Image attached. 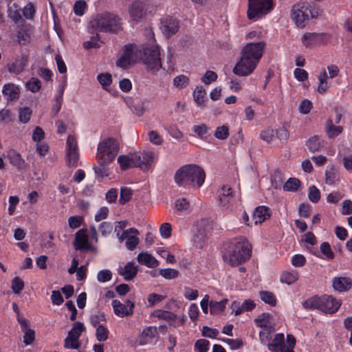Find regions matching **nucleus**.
<instances>
[{
	"instance_id": "nucleus-1",
	"label": "nucleus",
	"mask_w": 352,
	"mask_h": 352,
	"mask_svg": "<svg viewBox=\"0 0 352 352\" xmlns=\"http://www.w3.org/2000/svg\"><path fill=\"white\" fill-rule=\"evenodd\" d=\"M264 46V42L247 44L242 50L240 60L233 69L234 74L240 76H246L252 74L262 56Z\"/></svg>"
},
{
	"instance_id": "nucleus-2",
	"label": "nucleus",
	"mask_w": 352,
	"mask_h": 352,
	"mask_svg": "<svg viewBox=\"0 0 352 352\" xmlns=\"http://www.w3.org/2000/svg\"><path fill=\"white\" fill-rule=\"evenodd\" d=\"M206 178L204 170L198 165L190 164L181 166L175 173V182L179 186L201 187Z\"/></svg>"
},
{
	"instance_id": "nucleus-3",
	"label": "nucleus",
	"mask_w": 352,
	"mask_h": 352,
	"mask_svg": "<svg viewBox=\"0 0 352 352\" xmlns=\"http://www.w3.org/2000/svg\"><path fill=\"white\" fill-rule=\"evenodd\" d=\"M251 245L245 239H236L230 243L223 253L225 262L234 266L250 256Z\"/></svg>"
},
{
	"instance_id": "nucleus-4",
	"label": "nucleus",
	"mask_w": 352,
	"mask_h": 352,
	"mask_svg": "<svg viewBox=\"0 0 352 352\" xmlns=\"http://www.w3.org/2000/svg\"><path fill=\"white\" fill-rule=\"evenodd\" d=\"M89 28L94 31L117 33L122 29L121 19L113 13L103 12L90 21Z\"/></svg>"
},
{
	"instance_id": "nucleus-5",
	"label": "nucleus",
	"mask_w": 352,
	"mask_h": 352,
	"mask_svg": "<svg viewBox=\"0 0 352 352\" xmlns=\"http://www.w3.org/2000/svg\"><path fill=\"white\" fill-rule=\"evenodd\" d=\"M119 149V143L114 138H108L100 142L96 153L98 164L102 166H109L116 158Z\"/></svg>"
},
{
	"instance_id": "nucleus-6",
	"label": "nucleus",
	"mask_w": 352,
	"mask_h": 352,
	"mask_svg": "<svg viewBox=\"0 0 352 352\" xmlns=\"http://www.w3.org/2000/svg\"><path fill=\"white\" fill-rule=\"evenodd\" d=\"M318 11L312 10L311 6L307 2L294 5L292 10V19L297 26L304 27L309 16L316 17Z\"/></svg>"
},
{
	"instance_id": "nucleus-7",
	"label": "nucleus",
	"mask_w": 352,
	"mask_h": 352,
	"mask_svg": "<svg viewBox=\"0 0 352 352\" xmlns=\"http://www.w3.org/2000/svg\"><path fill=\"white\" fill-rule=\"evenodd\" d=\"M272 8V0H249L248 18L250 20H256L268 13Z\"/></svg>"
},
{
	"instance_id": "nucleus-8",
	"label": "nucleus",
	"mask_w": 352,
	"mask_h": 352,
	"mask_svg": "<svg viewBox=\"0 0 352 352\" xmlns=\"http://www.w3.org/2000/svg\"><path fill=\"white\" fill-rule=\"evenodd\" d=\"M142 60L149 70L157 71L162 67L160 50L157 45L148 46L143 48Z\"/></svg>"
},
{
	"instance_id": "nucleus-9",
	"label": "nucleus",
	"mask_w": 352,
	"mask_h": 352,
	"mask_svg": "<svg viewBox=\"0 0 352 352\" xmlns=\"http://www.w3.org/2000/svg\"><path fill=\"white\" fill-rule=\"evenodd\" d=\"M66 162L69 166H77L80 153L76 138L74 135H69L66 141Z\"/></svg>"
},
{
	"instance_id": "nucleus-10",
	"label": "nucleus",
	"mask_w": 352,
	"mask_h": 352,
	"mask_svg": "<svg viewBox=\"0 0 352 352\" xmlns=\"http://www.w3.org/2000/svg\"><path fill=\"white\" fill-rule=\"evenodd\" d=\"M135 166L144 171L150 168L154 160V153L151 151H141L133 153Z\"/></svg>"
},
{
	"instance_id": "nucleus-11",
	"label": "nucleus",
	"mask_w": 352,
	"mask_h": 352,
	"mask_svg": "<svg viewBox=\"0 0 352 352\" xmlns=\"http://www.w3.org/2000/svg\"><path fill=\"white\" fill-rule=\"evenodd\" d=\"M139 232L135 228H129L125 230L118 234V238L120 242L126 240L125 245L129 250H134L140 242L138 235Z\"/></svg>"
},
{
	"instance_id": "nucleus-12",
	"label": "nucleus",
	"mask_w": 352,
	"mask_h": 352,
	"mask_svg": "<svg viewBox=\"0 0 352 352\" xmlns=\"http://www.w3.org/2000/svg\"><path fill=\"white\" fill-rule=\"evenodd\" d=\"M111 304L115 314L118 317L124 318L133 314L134 303L129 300H126L125 304L118 300H113Z\"/></svg>"
},
{
	"instance_id": "nucleus-13",
	"label": "nucleus",
	"mask_w": 352,
	"mask_h": 352,
	"mask_svg": "<svg viewBox=\"0 0 352 352\" xmlns=\"http://www.w3.org/2000/svg\"><path fill=\"white\" fill-rule=\"evenodd\" d=\"M325 38L324 33L307 32L302 35L301 41L305 47L311 48L323 43Z\"/></svg>"
},
{
	"instance_id": "nucleus-14",
	"label": "nucleus",
	"mask_w": 352,
	"mask_h": 352,
	"mask_svg": "<svg viewBox=\"0 0 352 352\" xmlns=\"http://www.w3.org/2000/svg\"><path fill=\"white\" fill-rule=\"evenodd\" d=\"M341 305V301L332 296H321V311L328 314L336 312Z\"/></svg>"
},
{
	"instance_id": "nucleus-15",
	"label": "nucleus",
	"mask_w": 352,
	"mask_h": 352,
	"mask_svg": "<svg viewBox=\"0 0 352 352\" xmlns=\"http://www.w3.org/2000/svg\"><path fill=\"white\" fill-rule=\"evenodd\" d=\"M74 245L76 250L95 251L96 248L92 247L89 242L88 236L85 230H80L75 234Z\"/></svg>"
},
{
	"instance_id": "nucleus-16",
	"label": "nucleus",
	"mask_w": 352,
	"mask_h": 352,
	"mask_svg": "<svg viewBox=\"0 0 352 352\" xmlns=\"http://www.w3.org/2000/svg\"><path fill=\"white\" fill-rule=\"evenodd\" d=\"M134 47L129 44L124 46L123 55L117 60L116 65L122 68H126L135 62Z\"/></svg>"
},
{
	"instance_id": "nucleus-17",
	"label": "nucleus",
	"mask_w": 352,
	"mask_h": 352,
	"mask_svg": "<svg viewBox=\"0 0 352 352\" xmlns=\"http://www.w3.org/2000/svg\"><path fill=\"white\" fill-rule=\"evenodd\" d=\"M179 25L177 19L168 16L162 22V31L164 34L169 37L175 34L179 30Z\"/></svg>"
},
{
	"instance_id": "nucleus-18",
	"label": "nucleus",
	"mask_w": 352,
	"mask_h": 352,
	"mask_svg": "<svg viewBox=\"0 0 352 352\" xmlns=\"http://www.w3.org/2000/svg\"><path fill=\"white\" fill-rule=\"evenodd\" d=\"M233 191L228 185H223L218 190V199L219 205L228 208L233 199Z\"/></svg>"
},
{
	"instance_id": "nucleus-19",
	"label": "nucleus",
	"mask_w": 352,
	"mask_h": 352,
	"mask_svg": "<svg viewBox=\"0 0 352 352\" xmlns=\"http://www.w3.org/2000/svg\"><path fill=\"white\" fill-rule=\"evenodd\" d=\"M130 16L133 21H139L146 14L144 4L140 1H135L129 8Z\"/></svg>"
},
{
	"instance_id": "nucleus-20",
	"label": "nucleus",
	"mask_w": 352,
	"mask_h": 352,
	"mask_svg": "<svg viewBox=\"0 0 352 352\" xmlns=\"http://www.w3.org/2000/svg\"><path fill=\"white\" fill-rule=\"evenodd\" d=\"M157 334V329L155 327L144 328L139 336V344L140 345H145L151 343Z\"/></svg>"
},
{
	"instance_id": "nucleus-21",
	"label": "nucleus",
	"mask_w": 352,
	"mask_h": 352,
	"mask_svg": "<svg viewBox=\"0 0 352 352\" xmlns=\"http://www.w3.org/2000/svg\"><path fill=\"white\" fill-rule=\"evenodd\" d=\"M351 280L347 277H334L332 280V286L334 290L339 292H344L351 287Z\"/></svg>"
},
{
	"instance_id": "nucleus-22",
	"label": "nucleus",
	"mask_w": 352,
	"mask_h": 352,
	"mask_svg": "<svg viewBox=\"0 0 352 352\" xmlns=\"http://www.w3.org/2000/svg\"><path fill=\"white\" fill-rule=\"evenodd\" d=\"M27 63V56L22 55L16 58L14 62L8 64V70L10 74H19L24 70Z\"/></svg>"
},
{
	"instance_id": "nucleus-23",
	"label": "nucleus",
	"mask_w": 352,
	"mask_h": 352,
	"mask_svg": "<svg viewBox=\"0 0 352 352\" xmlns=\"http://www.w3.org/2000/svg\"><path fill=\"white\" fill-rule=\"evenodd\" d=\"M2 94L8 101H12L19 97L20 89L14 83H7L3 87Z\"/></svg>"
},
{
	"instance_id": "nucleus-24",
	"label": "nucleus",
	"mask_w": 352,
	"mask_h": 352,
	"mask_svg": "<svg viewBox=\"0 0 352 352\" xmlns=\"http://www.w3.org/2000/svg\"><path fill=\"white\" fill-rule=\"evenodd\" d=\"M118 273L124 280H131L138 274V266L132 262H128L124 267H119Z\"/></svg>"
},
{
	"instance_id": "nucleus-25",
	"label": "nucleus",
	"mask_w": 352,
	"mask_h": 352,
	"mask_svg": "<svg viewBox=\"0 0 352 352\" xmlns=\"http://www.w3.org/2000/svg\"><path fill=\"white\" fill-rule=\"evenodd\" d=\"M285 335L283 333L276 334L274 338L272 339L271 342L267 344V349L272 352H280L285 351L284 344Z\"/></svg>"
},
{
	"instance_id": "nucleus-26",
	"label": "nucleus",
	"mask_w": 352,
	"mask_h": 352,
	"mask_svg": "<svg viewBox=\"0 0 352 352\" xmlns=\"http://www.w3.org/2000/svg\"><path fill=\"white\" fill-rule=\"evenodd\" d=\"M270 217L269 208L266 206H261L254 210L252 214V219L254 221V224L257 225L261 224L270 218Z\"/></svg>"
},
{
	"instance_id": "nucleus-27",
	"label": "nucleus",
	"mask_w": 352,
	"mask_h": 352,
	"mask_svg": "<svg viewBox=\"0 0 352 352\" xmlns=\"http://www.w3.org/2000/svg\"><path fill=\"white\" fill-rule=\"evenodd\" d=\"M138 261L148 267L153 268L159 265V261L151 254L147 252L140 253L137 256Z\"/></svg>"
},
{
	"instance_id": "nucleus-28",
	"label": "nucleus",
	"mask_w": 352,
	"mask_h": 352,
	"mask_svg": "<svg viewBox=\"0 0 352 352\" xmlns=\"http://www.w3.org/2000/svg\"><path fill=\"white\" fill-rule=\"evenodd\" d=\"M10 162L15 166L18 169L22 170L26 168L25 160L22 159L21 155L14 150H10L6 153Z\"/></svg>"
},
{
	"instance_id": "nucleus-29",
	"label": "nucleus",
	"mask_w": 352,
	"mask_h": 352,
	"mask_svg": "<svg viewBox=\"0 0 352 352\" xmlns=\"http://www.w3.org/2000/svg\"><path fill=\"white\" fill-rule=\"evenodd\" d=\"M323 141L318 135H314L309 138L306 142L305 145L311 153L319 152L323 146Z\"/></svg>"
},
{
	"instance_id": "nucleus-30",
	"label": "nucleus",
	"mask_w": 352,
	"mask_h": 352,
	"mask_svg": "<svg viewBox=\"0 0 352 352\" xmlns=\"http://www.w3.org/2000/svg\"><path fill=\"white\" fill-rule=\"evenodd\" d=\"M118 162L122 170H126L135 167L133 153L119 156L118 157Z\"/></svg>"
},
{
	"instance_id": "nucleus-31",
	"label": "nucleus",
	"mask_w": 352,
	"mask_h": 352,
	"mask_svg": "<svg viewBox=\"0 0 352 352\" xmlns=\"http://www.w3.org/2000/svg\"><path fill=\"white\" fill-rule=\"evenodd\" d=\"M325 131L329 138H333L342 133V127L335 126L331 118H329L326 123Z\"/></svg>"
},
{
	"instance_id": "nucleus-32",
	"label": "nucleus",
	"mask_w": 352,
	"mask_h": 352,
	"mask_svg": "<svg viewBox=\"0 0 352 352\" xmlns=\"http://www.w3.org/2000/svg\"><path fill=\"white\" fill-rule=\"evenodd\" d=\"M299 278L298 272L296 270L285 271L280 278L281 283L291 285L294 283Z\"/></svg>"
},
{
	"instance_id": "nucleus-33",
	"label": "nucleus",
	"mask_w": 352,
	"mask_h": 352,
	"mask_svg": "<svg viewBox=\"0 0 352 352\" xmlns=\"http://www.w3.org/2000/svg\"><path fill=\"white\" fill-rule=\"evenodd\" d=\"M228 302L227 298H224L222 300L217 302L214 300L210 301V312L211 314H219L222 313Z\"/></svg>"
},
{
	"instance_id": "nucleus-34",
	"label": "nucleus",
	"mask_w": 352,
	"mask_h": 352,
	"mask_svg": "<svg viewBox=\"0 0 352 352\" xmlns=\"http://www.w3.org/2000/svg\"><path fill=\"white\" fill-rule=\"evenodd\" d=\"M272 316L269 313H263L259 315L255 320L256 324L261 328H270Z\"/></svg>"
},
{
	"instance_id": "nucleus-35",
	"label": "nucleus",
	"mask_w": 352,
	"mask_h": 352,
	"mask_svg": "<svg viewBox=\"0 0 352 352\" xmlns=\"http://www.w3.org/2000/svg\"><path fill=\"white\" fill-rule=\"evenodd\" d=\"M306 309H318L321 311V297L314 296L307 299L302 303Z\"/></svg>"
},
{
	"instance_id": "nucleus-36",
	"label": "nucleus",
	"mask_w": 352,
	"mask_h": 352,
	"mask_svg": "<svg viewBox=\"0 0 352 352\" xmlns=\"http://www.w3.org/2000/svg\"><path fill=\"white\" fill-rule=\"evenodd\" d=\"M84 330L85 327L82 322H75L73 324L72 329L69 331L68 335L79 340V338Z\"/></svg>"
},
{
	"instance_id": "nucleus-37",
	"label": "nucleus",
	"mask_w": 352,
	"mask_h": 352,
	"mask_svg": "<svg viewBox=\"0 0 352 352\" xmlns=\"http://www.w3.org/2000/svg\"><path fill=\"white\" fill-rule=\"evenodd\" d=\"M158 274L166 279L170 280L177 278L179 271L173 268L159 269Z\"/></svg>"
},
{
	"instance_id": "nucleus-38",
	"label": "nucleus",
	"mask_w": 352,
	"mask_h": 352,
	"mask_svg": "<svg viewBox=\"0 0 352 352\" xmlns=\"http://www.w3.org/2000/svg\"><path fill=\"white\" fill-rule=\"evenodd\" d=\"M300 182L296 178H289L283 185V190L285 191L294 192L298 190Z\"/></svg>"
},
{
	"instance_id": "nucleus-39",
	"label": "nucleus",
	"mask_w": 352,
	"mask_h": 352,
	"mask_svg": "<svg viewBox=\"0 0 352 352\" xmlns=\"http://www.w3.org/2000/svg\"><path fill=\"white\" fill-rule=\"evenodd\" d=\"M206 95V91L205 89L201 86L197 87L193 92L194 99L195 102L199 104H201L204 103V102L205 101Z\"/></svg>"
},
{
	"instance_id": "nucleus-40",
	"label": "nucleus",
	"mask_w": 352,
	"mask_h": 352,
	"mask_svg": "<svg viewBox=\"0 0 352 352\" xmlns=\"http://www.w3.org/2000/svg\"><path fill=\"white\" fill-rule=\"evenodd\" d=\"M338 180V174L333 167H331L325 172V182L328 185L334 184Z\"/></svg>"
},
{
	"instance_id": "nucleus-41",
	"label": "nucleus",
	"mask_w": 352,
	"mask_h": 352,
	"mask_svg": "<svg viewBox=\"0 0 352 352\" xmlns=\"http://www.w3.org/2000/svg\"><path fill=\"white\" fill-rule=\"evenodd\" d=\"M41 87V82L36 78H32L25 83L26 89L33 93L38 91Z\"/></svg>"
},
{
	"instance_id": "nucleus-42",
	"label": "nucleus",
	"mask_w": 352,
	"mask_h": 352,
	"mask_svg": "<svg viewBox=\"0 0 352 352\" xmlns=\"http://www.w3.org/2000/svg\"><path fill=\"white\" fill-rule=\"evenodd\" d=\"M273 331V328H264L259 332L260 342L263 344H267L270 342L271 339V333Z\"/></svg>"
},
{
	"instance_id": "nucleus-43",
	"label": "nucleus",
	"mask_w": 352,
	"mask_h": 352,
	"mask_svg": "<svg viewBox=\"0 0 352 352\" xmlns=\"http://www.w3.org/2000/svg\"><path fill=\"white\" fill-rule=\"evenodd\" d=\"M109 331L103 325H98L96 329V338L100 342H104L108 339Z\"/></svg>"
},
{
	"instance_id": "nucleus-44",
	"label": "nucleus",
	"mask_w": 352,
	"mask_h": 352,
	"mask_svg": "<svg viewBox=\"0 0 352 352\" xmlns=\"http://www.w3.org/2000/svg\"><path fill=\"white\" fill-rule=\"evenodd\" d=\"M260 297L263 301L265 303H267L272 306H274L276 305V297L275 296L270 292H261Z\"/></svg>"
},
{
	"instance_id": "nucleus-45",
	"label": "nucleus",
	"mask_w": 352,
	"mask_h": 352,
	"mask_svg": "<svg viewBox=\"0 0 352 352\" xmlns=\"http://www.w3.org/2000/svg\"><path fill=\"white\" fill-rule=\"evenodd\" d=\"M80 346V340H78L77 339L74 338H72L69 335L66 337L65 339V343L64 346L66 349H78Z\"/></svg>"
},
{
	"instance_id": "nucleus-46",
	"label": "nucleus",
	"mask_w": 352,
	"mask_h": 352,
	"mask_svg": "<svg viewBox=\"0 0 352 352\" xmlns=\"http://www.w3.org/2000/svg\"><path fill=\"white\" fill-rule=\"evenodd\" d=\"M210 342L205 339H199L195 344V351L197 352H207L209 349Z\"/></svg>"
},
{
	"instance_id": "nucleus-47",
	"label": "nucleus",
	"mask_w": 352,
	"mask_h": 352,
	"mask_svg": "<svg viewBox=\"0 0 352 352\" xmlns=\"http://www.w3.org/2000/svg\"><path fill=\"white\" fill-rule=\"evenodd\" d=\"M214 135L219 140H226L229 135L228 127L226 125L217 127Z\"/></svg>"
},
{
	"instance_id": "nucleus-48",
	"label": "nucleus",
	"mask_w": 352,
	"mask_h": 352,
	"mask_svg": "<svg viewBox=\"0 0 352 352\" xmlns=\"http://www.w3.org/2000/svg\"><path fill=\"white\" fill-rule=\"evenodd\" d=\"M309 199L314 203H316L320 198V192L315 186H311L309 188L308 194Z\"/></svg>"
},
{
	"instance_id": "nucleus-49",
	"label": "nucleus",
	"mask_w": 352,
	"mask_h": 352,
	"mask_svg": "<svg viewBox=\"0 0 352 352\" xmlns=\"http://www.w3.org/2000/svg\"><path fill=\"white\" fill-rule=\"evenodd\" d=\"M132 197V190L127 187H122L120 189V202L122 204L128 202Z\"/></svg>"
},
{
	"instance_id": "nucleus-50",
	"label": "nucleus",
	"mask_w": 352,
	"mask_h": 352,
	"mask_svg": "<svg viewBox=\"0 0 352 352\" xmlns=\"http://www.w3.org/2000/svg\"><path fill=\"white\" fill-rule=\"evenodd\" d=\"M189 83V78L185 75H179L173 79V85L179 88L186 87Z\"/></svg>"
},
{
	"instance_id": "nucleus-51",
	"label": "nucleus",
	"mask_w": 352,
	"mask_h": 352,
	"mask_svg": "<svg viewBox=\"0 0 352 352\" xmlns=\"http://www.w3.org/2000/svg\"><path fill=\"white\" fill-rule=\"evenodd\" d=\"M97 78L104 89L109 86L112 82L111 75L109 73L100 74Z\"/></svg>"
},
{
	"instance_id": "nucleus-52",
	"label": "nucleus",
	"mask_w": 352,
	"mask_h": 352,
	"mask_svg": "<svg viewBox=\"0 0 352 352\" xmlns=\"http://www.w3.org/2000/svg\"><path fill=\"white\" fill-rule=\"evenodd\" d=\"M322 254L327 259H332L334 256L333 252L331 250V247L329 243L323 242L320 246Z\"/></svg>"
},
{
	"instance_id": "nucleus-53",
	"label": "nucleus",
	"mask_w": 352,
	"mask_h": 352,
	"mask_svg": "<svg viewBox=\"0 0 352 352\" xmlns=\"http://www.w3.org/2000/svg\"><path fill=\"white\" fill-rule=\"evenodd\" d=\"M221 340L228 344L232 350L239 349L243 346V342L239 339L222 338Z\"/></svg>"
},
{
	"instance_id": "nucleus-54",
	"label": "nucleus",
	"mask_w": 352,
	"mask_h": 352,
	"mask_svg": "<svg viewBox=\"0 0 352 352\" xmlns=\"http://www.w3.org/2000/svg\"><path fill=\"white\" fill-rule=\"evenodd\" d=\"M112 278V273L109 270H102L98 272L97 280L100 283H105L110 280Z\"/></svg>"
},
{
	"instance_id": "nucleus-55",
	"label": "nucleus",
	"mask_w": 352,
	"mask_h": 352,
	"mask_svg": "<svg viewBox=\"0 0 352 352\" xmlns=\"http://www.w3.org/2000/svg\"><path fill=\"white\" fill-rule=\"evenodd\" d=\"M274 136V131L270 128L263 130L260 135L261 138L267 142H271L273 140Z\"/></svg>"
},
{
	"instance_id": "nucleus-56",
	"label": "nucleus",
	"mask_w": 352,
	"mask_h": 352,
	"mask_svg": "<svg viewBox=\"0 0 352 352\" xmlns=\"http://www.w3.org/2000/svg\"><path fill=\"white\" fill-rule=\"evenodd\" d=\"M24 287L23 281L19 277H15L12 281V289L14 294H19Z\"/></svg>"
},
{
	"instance_id": "nucleus-57",
	"label": "nucleus",
	"mask_w": 352,
	"mask_h": 352,
	"mask_svg": "<svg viewBox=\"0 0 352 352\" xmlns=\"http://www.w3.org/2000/svg\"><path fill=\"white\" fill-rule=\"evenodd\" d=\"M217 79V74L212 71H207L204 76L201 78V81L206 84L209 85L212 82L216 81Z\"/></svg>"
},
{
	"instance_id": "nucleus-58",
	"label": "nucleus",
	"mask_w": 352,
	"mask_h": 352,
	"mask_svg": "<svg viewBox=\"0 0 352 352\" xmlns=\"http://www.w3.org/2000/svg\"><path fill=\"white\" fill-rule=\"evenodd\" d=\"M82 217L80 216H73L68 219V224L70 228L76 229L80 226L82 222Z\"/></svg>"
},
{
	"instance_id": "nucleus-59",
	"label": "nucleus",
	"mask_w": 352,
	"mask_h": 352,
	"mask_svg": "<svg viewBox=\"0 0 352 352\" xmlns=\"http://www.w3.org/2000/svg\"><path fill=\"white\" fill-rule=\"evenodd\" d=\"M198 291L188 287H184V296L188 300H194L198 297Z\"/></svg>"
},
{
	"instance_id": "nucleus-60",
	"label": "nucleus",
	"mask_w": 352,
	"mask_h": 352,
	"mask_svg": "<svg viewBox=\"0 0 352 352\" xmlns=\"http://www.w3.org/2000/svg\"><path fill=\"white\" fill-rule=\"evenodd\" d=\"M291 263L295 267H302L305 264L306 258L302 254H295L292 257Z\"/></svg>"
},
{
	"instance_id": "nucleus-61",
	"label": "nucleus",
	"mask_w": 352,
	"mask_h": 352,
	"mask_svg": "<svg viewBox=\"0 0 352 352\" xmlns=\"http://www.w3.org/2000/svg\"><path fill=\"white\" fill-rule=\"evenodd\" d=\"M86 6L87 4L85 1H77L74 6V11L75 14L78 16H82L84 14Z\"/></svg>"
},
{
	"instance_id": "nucleus-62",
	"label": "nucleus",
	"mask_w": 352,
	"mask_h": 352,
	"mask_svg": "<svg viewBox=\"0 0 352 352\" xmlns=\"http://www.w3.org/2000/svg\"><path fill=\"white\" fill-rule=\"evenodd\" d=\"M160 232L162 238H169L171 235V225L169 223H162L160 228Z\"/></svg>"
},
{
	"instance_id": "nucleus-63",
	"label": "nucleus",
	"mask_w": 352,
	"mask_h": 352,
	"mask_svg": "<svg viewBox=\"0 0 352 352\" xmlns=\"http://www.w3.org/2000/svg\"><path fill=\"white\" fill-rule=\"evenodd\" d=\"M105 320V315L102 312H98L92 315L90 318L91 323L94 327H96L100 322Z\"/></svg>"
},
{
	"instance_id": "nucleus-64",
	"label": "nucleus",
	"mask_w": 352,
	"mask_h": 352,
	"mask_svg": "<svg viewBox=\"0 0 352 352\" xmlns=\"http://www.w3.org/2000/svg\"><path fill=\"white\" fill-rule=\"evenodd\" d=\"M165 297L155 293L148 295L147 300L149 306H154L155 304L162 301Z\"/></svg>"
}]
</instances>
